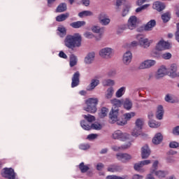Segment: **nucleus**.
Wrapping results in <instances>:
<instances>
[{
  "label": "nucleus",
  "mask_w": 179,
  "mask_h": 179,
  "mask_svg": "<svg viewBox=\"0 0 179 179\" xmlns=\"http://www.w3.org/2000/svg\"><path fill=\"white\" fill-rule=\"evenodd\" d=\"M65 47L70 50L73 48L82 47V35L79 33H76L73 35H67L64 41Z\"/></svg>",
  "instance_id": "f257e3e1"
},
{
  "label": "nucleus",
  "mask_w": 179,
  "mask_h": 179,
  "mask_svg": "<svg viewBox=\"0 0 179 179\" xmlns=\"http://www.w3.org/2000/svg\"><path fill=\"white\" fill-rule=\"evenodd\" d=\"M86 107H84V110L91 114H94L97 112V105L99 104V99L90 98L85 101Z\"/></svg>",
  "instance_id": "f03ea898"
},
{
  "label": "nucleus",
  "mask_w": 179,
  "mask_h": 179,
  "mask_svg": "<svg viewBox=\"0 0 179 179\" xmlns=\"http://www.w3.org/2000/svg\"><path fill=\"white\" fill-rule=\"evenodd\" d=\"M145 125V120L143 118H138L135 121V127L131 131V136L134 138H138L142 135V129Z\"/></svg>",
  "instance_id": "7ed1b4c3"
},
{
  "label": "nucleus",
  "mask_w": 179,
  "mask_h": 179,
  "mask_svg": "<svg viewBox=\"0 0 179 179\" xmlns=\"http://www.w3.org/2000/svg\"><path fill=\"white\" fill-rule=\"evenodd\" d=\"M129 138H131V135H129L128 133H124L120 130H116L112 134V139L122 141V142L128 141Z\"/></svg>",
  "instance_id": "20e7f679"
},
{
  "label": "nucleus",
  "mask_w": 179,
  "mask_h": 179,
  "mask_svg": "<svg viewBox=\"0 0 179 179\" xmlns=\"http://www.w3.org/2000/svg\"><path fill=\"white\" fill-rule=\"evenodd\" d=\"M99 54L100 57L103 59H110L114 55V49L108 47L103 48L99 50Z\"/></svg>",
  "instance_id": "39448f33"
},
{
  "label": "nucleus",
  "mask_w": 179,
  "mask_h": 179,
  "mask_svg": "<svg viewBox=\"0 0 179 179\" xmlns=\"http://www.w3.org/2000/svg\"><path fill=\"white\" fill-rule=\"evenodd\" d=\"M119 111L120 109L118 108H112L109 113V118L112 124H115V122H117V124H118V121H122L118 120Z\"/></svg>",
  "instance_id": "423d86ee"
},
{
  "label": "nucleus",
  "mask_w": 179,
  "mask_h": 179,
  "mask_svg": "<svg viewBox=\"0 0 179 179\" xmlns=\"http://www.w3.org/2000/svg\"><path fill=\"white\" fill-rule=\"evenodd\" d=\"M1 174L4 178L16 179V173L12 168H4Z\"/></svg>",
  "instance_id": "0eeeda50"
},
{
  "label": "nucleus",
  "mask_w": 179,
  "mask_h": 179,
  "mask_svg": "<svg viewBox=\"0 0 179 179\" xmlns=\"http://www.w3.org/2000/svg\"><path fill=\"white\" fill-rule=\"evenodd\" d=\"M137 39L140 47H142L143 48H149L150 44L153 43L152 40H149L148 38L142 37L141 36H138Z\"/></svg>",
  "instance_id": "6e6552de"
},
{
  "label": "nucleus",
  "mask_w": 179,
  "mask_h": 179,
  "mask_svg": "<svg viewBox=\"0 0 179 179\" xmlns=\"http://www.w3.org/2000/svg\"><path fill=\"white\" fill-rule=\"evenodd\" d=\"M157 62L154 59H146L143 62H142L138 68L139 69H149L152 68V66H155L156 65Z\"/></svg>",
  "instance_id": "1a4fd4ad"
},
{
  "label": "nucleus",
  "mask_w": 179,
  "mask_h": 179,
  "mask_svg": "<svg viewBox=\"0 0 179 179\" xmlns=\"http://www.w3.org/2000/svg\"><path fill=\"white\" fill-rule=\"evenodd\" d=\"M136 115L135 112L126 113L123 115L124 120L122 121H117V125H127L128 121H131V118H134Z\"/></svg>",
  "instance_id": "9d476101"
},
{
  "label": "nucleus",
  "mask_w": 179,
  "mask_h": 179,
  "mask_svg": "<svg viewBox=\"0 0 179 179\" xmlns=\"http://www.w3.org/2000/svg\"><path fill=\"white\" fill-rule=\"evenodd\" d=\"M170 48H171L170 43L164 40L159 41L155 47L157 51H164V50H170Z\"/></svg>",
  "instance_id": "9b49d317"
},
{
  "label": "nucleus",
  "mask_w": 179,
  "mask_h": 179,
  "mask_svg": "<svg viewBox=\"0 0 179 179\" xmlns=\"http://www.w3.org/2000/svg\"><path fill=\"white\" fill-rule=\"evenodd\" d=\"M116 159L122 163H127L132 159V156L128 153L118 152L116 154Z\"/></svg>",
  "instance_id": "f8f14e48"
},
{
  "label": "nucleus",
  "mask_w": 179,
  "mask_h": 179,
  "mask_svg": "<svg viewBox=\"0 0 179 179\" xmlns=\"http://www.w3.org/2000/svg\"><path fill=\"white\" fill-rule=\"evenodd\" d=\"M98 20L102 26H108V24H110V22H111L107 14L104 13H101L98 15Z\"/></svg>",
  "instance_id": "ddd939ff"
},
{
  "label": "nucleus",
  "mask_w": 179,
  "mask_h": 179,
  "mask_svg": "<svg viewBox=\"0 0 179 179\" xmlns=\"http://www.w3.org/2000/svg\"><path fill=\"white\" fill-rule=\"evenodd\" d=\"M138 26V18L136 16H131L127 21V28L129 30H134Z\"/></svg>",
  "instance_id": "4468645a"
},
{
  "label": "nucleus",
  "mask_w": 179,
  "mask_h": 179,
  "mask_svg": "<svg viewBox=\"0 0 179 179\" xmlns=\"http://www.w3.org/2000/svg\"><path fill=\"white\" fill-rule=\"evenodd\" d=\"M94 58H96V52H90L85 57L84 62L87 65H90L92 62H94Z\"/></svg>",
  "instance_id": "2eb2a0df"
},
{
  "label": "nucleus",
  "mask_w": 179,
  "mask_h": 179,
  "mask_svg": "<svg viewBox=\"0 0 179 179\" xmlns=\"http://www.w3.org/2000/svg\"><path fill=\"white\" fill-rule=\"evenodd\" d=\"M122 105H123V108L127 110V111H131V110H132V107H134V103L132 102V100L128 98L125 99L122 102Z\"/></svg>",
  "instance_id": "dca6fc26"
},
{
  "label": "nucleus",
  "mask_w": 179,
  "mask_h": 179,
  "mask_svg": "<svg viewBox=\"0 0 179 179\" xmlns=\"http://www.w3.org/2000/svg\"><path fill=\"white\" fill-rule=\"evenodd\" d=\"M99 85H100V80L97 78H94L91 80V83L87 87V90L88 92H92V90H94V89H96Z\"/></svg>",
  "instance_id": "f3484780"
},
{
  "label": "nucleus",
  "mask_w": 179,
  "mask_h": 179,
  "mask_svg": "<svg viewBox=\"0 0 179 179\" xmlns=\"http://www.w3.org/2000/svg\"><path fill=\"white\" fill-rule=\"evenodd\" d=\"M132 61V53L130 51L126 52L123 55L122 62L124 65H129Z\"/></svg>",
  "instance_id": "a211bd4d"
},
{
  "label": "nucleus",
  "mask_w": 179,
  "mask_h": 179,
  "mask_svg": "<svg viewBox=\"0 0 179 179\" xmlns=\"http://www.w3.org/2000/svg\"><path fill=\"white\" fill-rule=\"evenodd\" d=\"M150 148L149 145H145L141 148V157L142 159H148L150 156Z\"/></svg>",
  "instance_id": "6ab92c4d"
},
{
  "label": "nucleus",
  "mask_w": 179,
  "mask_h": 179,
  "mask_svg": "<svg viewBox=\"0 0 179 179\" xmlns=\"http://www.w3.org/2000/svg\"><path fill=\"white\" fill-rule=\"evenodd\" d=\"M150 173H151V174H155V176H156L157 178H160V179L164 178L166 176L169 174V173L166 171H162V170L155 171V169L150 170Z\"/></svg>",
  "instance_id": "aec40b11"
},
{
  "label": "nucleus",
  "mask_w": 179,
  "mask_h": 179,
  "mask_svg": "<svg viewBox=\"0 0 179 179\" xmlns=\"http://www.w3.org/2000/svg\"><path fill=\"white\" fill-rule=\"evenodd\" d=\"M80 77V73L79 71H76L72 78L71 87H76L79 86V78Z\"/></svg>",
  "instance_id": "412c9836"
},
{
  "label": "nucleus",
  "mask_w": 179,
  "mask_h": 179,
  "mask_svg": "<svg viewBox=\"0 0 179 179\" xmlns=\"http://www.w3.org/2000/svg\"><path fill=\"white\" fill-rule=\"evenodd\" d=\"M166 73H167V69L166 66H162L157 71L155 78L156 79H160V78H163L165 76Z\"/></svg>",
  "instance_id": "4be33fe9"
},
{
  "label": "nucleus",
  "mask_w": 179,
  "mask_h": 179,
  "mask_svg": "<svg viewBox=\"0 0 179 179\" xmlns=\"http://www.w3.org/2000/svg\"><path fill=\"white\" fill-rule=\"evenodd\" d=\"M153 9L157 10V12H162V10H164L166 8V5L160 1H156L152 5Z\"/></svg>",
  "instance_id": "5701e85b"
},
{
  "label": "nucleus",
  "mask_w": 179,
  "mask_h": 179,
  "mask_svg": "<svg viewBox=\"0 0 179 179\" xmlns=\"http://www.w3.org/2000/svg\"><path fill=\"white\" fill-rule=\"evenodd\" d=\"M156 26V20H150L144 27V30L145 31H152L153 28Z\"/></svg>",
  "instance_id": "b1692460"
},
{
  "label": "nucleus",
  "mask_w": 179,
  "mask_h": 179,
  "mask_svg": "<svg viewBox=\"0 0 179 179\" xmlns=\"http://www.w3.org/2000/svg\"><path fill=\"white\" fill-rule=\"evenodd\" d=\"M131 143H128L121 146L113 145L112 150H113L114 152H120V150H125V149H128L131 148Z\"/></svg>",
  "instance_id": "393cba45"
},
{
  "label": "nucleus",
  "mask_w": 179,
  "mask_h": 179,
  "mask_svg": "<svg viewBox=\"0 0 179 179\" xmlns=\"http://www.w3.org/2000/svg\"><path fill=\"white\" fill-rule=\"evenodd\" d=\"M108 171L110 173H118L122 171V166L118 165H111L108 168Z\"/></svg>",
  "instance_id": "a878e982"
},
{
  "label": "nucleus",
  "mask_w": 179,
  "mask_h": 179,
  "mask_svg": "<svg viewBox=\"0 0 179 179\" xmlns=\"http://www.w3.org/2000/svg\"><path fill=\"white\" fill-rule=\"evenodd\" d=\"M86 25V22L85 21H77L70 24V26L73 27V29H80V27H83V26Z\"/></svg>",
  "instance_id": "bb28decb"
},
{
  "label": "nucleus",
  "mask_w": 179,
  "mask_h": 179,
  "mask_svg": "<svg viewBox=\"0 0 179 179\" xmlns=\"http://www.w3.org/2000/svg\"><path fill=\"white\" fill-rule=\"evenodd\" d=\"M177 69H178V66L176 64H173L171 65L170 67V73L172 75V76L176 77V76H179V72L177 73Z\"/></svg>",
  "instance_id": "cd10ccee"
},
{
  "label": "nucleus",
  "mask_w": 179,
  "mask_h": 179,
  "mask_svg": "<svg viewBox=\"0 0 179 179\" xmlns=\"http://www.w3.org/2000/svg\"><path fill=\"white\" fill-rule=\"evenodd\" d=\"M114 95V88L113 87H110L107 89L106 94H105V99L106 100H110L113 99V96Z\"/></svg>",
  "instance_id": "c85d7f7f"
},
{
  "label": "nucleus",
  "mask_w": 179,
  "mask_h": 179,
  "mask_svg": "<svg viewBox=\"0 0 179 179\" xmlns=\"http://www.w3.org/2000/svg\"><path fill=\"white\" fill-rule=\"evenodd\" d=\"M162 141H163V136L160 133L155 134V136L152 138V143H154V145H159L162 142Z\"/></svg>",
  "instance_id": "c756f323"
},
{
  "label": "nucleus",
  "mask_w": 179,
  "mask_h": 179,
  "mask_svg": "<svg viewBox=\"0 0 179 179\" xmlns=\"http://www.w3.org/2000/svg\"><path fill=\"white\" fill-rule=\"evenodd\" d=\"M164 114V110H163V106H159L157 110V115H156L157 120H163Z\"/></svg>",
  "instance_id": "7c9ffc66"
},
{
  "label": "nucleus",
  "mask_w": 179,
  "mask_h": 179,
  "mask_svg": "<svg viewBox=\"0 0 179 179\" xmlns=\"http://www.w3.org/2000/svg\"><path fill=\"white\" fill-rule=\"evenodd\" d=\"M131 4L130 3H127V4H124L122 8V16L123 17H125V16H127V15H128V13H129V10L131 9Z\"/></svg>",
  "instance_id": "2f4dec72"
},
{
  "label": "nucleus",
  "mask_w": 179,
  "mask_h": 179,
  "mask_svg": "<svg viewBox=\"0 0 179 179\" xmlns=\"http://www.w3.org/2000/svg\"><path fill=\"white\" fill-rule=\"evenodd\" d=\"M110 103L112 106H113L114 108H118L122 106V101L117 99H113L110 100Z\"/></svg>",
  "instance_id": "473e14b6"
},
{
  "label": "nucleus",
  "mask_w": 179,
  "mask_h": 179,
  "mask_svg": "<svg viewBox=\"0 0 179 179\" xmlns=\"http://www.w3.org/2000/svg\"><path fill=\"white\" fill-rule=\"evenodd\" d=\"M69 16V13H66L64 14H61L56 17L57 22H64V20H66Z\"/></svg>",
  "instance_id": "72a5a7b5"
},
{
  "label": "nucleus",
  "mask_w": 179,
  "mask_h": 179,
  "mask_svg": "<svg viewBox=\"0 0 179 179\" xmlns=\"http://www.w3.org/2000/svg\"><path fill=\"white\" fill-rule=\"evenodd\" d=\"M78 64V57L75 55H71L70 56V66L72 68Z\"/></svg>",
  "instance_id": "f704fd0d"
},
{
  "label": "nucleus",
  "mask_w": 179,
  "mask_h": 179,
  "mask_svg": "<svg viewBox=\"0 0 179 179\" xmlns=\"http://www.w3.org/2000/svg\"><path fill=\"white\" fill-rule=\"evenodd\" d=\"M125 87H122L115 93V96L117 97V99H120L122 96H124L125 94V90H126Z\"/></svg>",
  "instance_id": "c9c22d12"
},
{
  "label": "nucleus",
  "mask_w": 179,
  "mask_h": 179,
  "mask_svg": "<svg viewBox=\"0 0 179 179\" xmlns=\"http://www.w3.org/2000/svg\"><path fill=\"white\" fill-rule=\"evenodd\" d=\"M103 86H114L115 82L111 79H104L102 81Z\"/></svg>",
  "instance_id": "e433bc0d"
},
{
  "label": "nucleus",
  "mask_w": 179,
  "mask_h": 179,
  "mask_svg": "<svg viewBox=\"0 0 179 179\" xmlns=\"http://www.w3.org/2000/svg\"><path fill=\"white\" fill-rule=\"evenodd\" d=\"M108 114V108H107L106 107H103L101 109V111L99 113V115L100 118H104L105 117H107Z\"/></svg>",
  "instance_id": "4c0bfd02"
},
{
  "label": "nucleus",
  "mask_w": 179,
  "mask_h": 179,
  "mask_svg": "<svg viewBox=\"0 0 179 179\" xmlns=\"http://www.w3.org/2000/svg\"><path fill=\"white\" fill-rule=\"evenodd\" d=\"M79 17H85L86 16H93V12L90 10H84L78 13Z\"/></svg>",
  "instance_id": "58836bf2"
},
{
  "label": "nucleus",
  "mask_w": 179,
  "mask_h": 179,
  "mask_svg": "<svg viewBox=\"0 0 179 179\" xmlns=\"http://www.w3.org/2000/svg\"><path fill=\"white\" fill-rule=\"evenodd\" d=\"M81 173H86L89 170V165H85L84 162H81L78 166Z\"/></svg>",
  "instance_id": "ea45409f"
},
{
  "label": "nucleus",
  "mask_w": 179,
  "mask_h": 179,
  "mask_svg": "<svg viewBox=\"0 0 179 179\" xmlns=\"http://www.w3.org/2000/svg\"><path fill=\"white\" fill-rule=\"evenodd\" d=\"M149 127L150 128H159L160 127L161 124L159 122H156V120H150L148 122Z\"/></svg>",
  "instance_id": "a19ab883"
},
{
  "label": "nucleus",
  "mask_w": 179,
  "mask_h": 179,
  "mask_svg": "<svg viewBox=\"0 0 179 179\" xmlns=\"http://www.w3.org/2000/svg\"><path fill=\"white\" fill-rule=\"evenodd\" d=\"M91 30L92 31H93V33L99 34V33H101V31H103L104 28L100 27L99 26H97V25H94L92 27Z\"/></svg>",
  "instance_id": "79ce46f5"
},
{
  "label": "nucleus",
  "mask_w": 179,
  "mask_h": 179,
  "mask_svg": "<svg viewBox=\"0 0 179 179\" xmlns=\"http://www.w3.org/2000/svg\"><path fill=\"white\" fill-rule=\"evenodd\" d=\"M170 17H171V15L169 12H166V13L162 14V19L164 23H167V22H169V20H170Z\"/></svg>",
  "instance_id": "37998d69"
},
{
  "label": "nucleus",
  "mask_w": 179,
  "mask_h": 179,
  "mask_svg": "<svg viewBox=\"0 0 179 179\" xmlns=\"http://www.w3.org/2000/svg\"><path fill=\"white\" fill-rule=\"evenodd\" d=\"M106 179H128V176H117L115 175H110L106 176Z\"/></svg>",
  "instance_id": "c03bdc74"
},
{
  "label": "nucleus",
  "mask_w": 179,
  "mask_h": 179,
  "mask_svg": "<svg viewBox=\"0 0 179 179\" xmlns=\"http://www.w3.org/2000/svg\"><path fill=\"white\" fill-rule=\"evenodd\" d=\"M65 10H66V3H62L57 6L56 12L61 13L65 12Z\"/></svg>",
  "instance_id": "a18cd8bd"
},
{
  "label": "nucleus",
  "mask_w": 179,
  "mask_h": 179,
  "mask_svg": "<svg viewBox=\"0 0 179 179\" xmlns=\"http://www.w3.org/2000/svg\"><path fill=\"white\" fill-rule=\"evenodd\" d=\"M80 126L82 127L83 129H85V131H90V129H92V127L87 124L85 120H82L80 122Z\"/></svg>",
  "instance_id": "49530a36"
},
{
  "label": "nucleus",
  "mask_w": 179,
  "mask_h": 179,
  "mask_svg": "<svg viewBox=\"0 0 179 179\" xmlns=\"http://www.w3.org/2000/svg\"><path fill=\"white\" fill-rule=\"evenodd\" d=\"M83 117L88 122H93V121H96V117L92 115H83Z\"/></svg>",
  "instance_id": "de8ad7c7"
},
{
  "label": "nucleus",
  "mask_w": 179,
  "mask_h": 179,
  "mask_svg": "<svg viewBox=\"0 0 179 179\" xmlns=\"http://www.w3.org/2000/svg\"><path fill=\"white\" fill-rule=\"evenodd\" d=\"M103 126L99 122H94L91 125V129H96V131H100L102 129Z\"/></svg>",
  "instance_id": "09e8293b"
},
{
  "label": "nucleus",
  "mask_w": 179,
  "mask_h": 179,
  "mask_svg": "<svg viewBox=\"0 0 179 179\" xmlns=\"http://www.w3.org/2000/svg\"><path fill=\"white\" fill-rule=\"evenodd\" d=\"M142 167H143V165H142L141 162L134 164V170H136V171H141V173H143L145 171L142 170Z\"/></svg>",
  "instance_id": "8fccbe9b"
},
{
  "label": "nucleus",
  "mask_w": 179,
  "mask_h": 179,
  "mask_svg": "<svg viewBox=\"0 0 179 179\" xmlns=\"http://www.w3.org/2000/svg\"><path fill=\"white\" fill-rule=\"evenodd\" d=\"M127 26L125 24L120 25L117 27V34H122L124 31L127 29Z\"/></svg>",
  "instance_id": "3c124183"
},
{
  "label": "nucleus",
  "mask_w": 179,
  "mask_h": 179,
  "mask_svg": "<svg viewBox=\"0 0 179 179\" xmlns=\"http://www.w3.org/2000/svg\"><path fill=\"white\" fill-rule=\"evenodd\" d=\"M58 31L60 33V37H64L66 34V29L64 27H59Z\"/></svg>",
  "instance_id": "603ef678"
},
{
  "label": "nucleus",
  "mask_w": 179,
  "mask_h": 179,
  "mask_svg": "<svg viewBox=\"0 0 179 179\" xmlns=\"http://www.w3.org/2000/svg\"><path fill=\"white\" fill-rule=\"evenodd\" d=\"M83 36L84 37H85V38H88V39L94 38V34H93V33L90 31H85L83 34Z\"/></svg>",
  "instance_id": "864d4df0"
},
{
  "label": "nucleus",
  "mask_w": 179,
  "mask_h": 179,
  "mask_svg": "<svg viewBox=\"0 0 179 179\" xmlns=\"http://www.w3.org/2000/svg\"><path fill=\"white\" fill-rule=\"evenodd\" d=\"M178 146H179V143L176 141H171L169 143V148H171V149H177Z\"/></svg>",
  "instance_id": "5fc2aeb1"
},
{
  "label": "nucleus",
  "mask_w": 179,
  "mask_h": 179,
  "mask_svg": "<svg viewBox=\"0 0 179 179\" xmlns=\"http://www.w3.org/2000/svg\"><path fill=\"white\" fill-rule=\"evenodd\" d=\"M79 149L81 150H87V149H90V145L89 144L83 143L79 145Z\"/></svg>",
  "instance_id": "6e6d98bb"
},
{
  "label": "nucleus",
  "mask_w": 179,
  "mask_h": 179,
  "mask_svg": "<svg viewBox=\"0 0 179 179\" xmlns=\"http://www.w3.org/2000/svg\"><path fill=\"white\" fill-rule=\"evenodd\" d=\"M97 136H99L98 134H91L87 136V139H88L89 141H94V139H97Z\"/></svg>",
  "instance_id": "4d7b16f0"
},
{
  "label": "nucleus",
  "mask_w": 179,
  "mask_h": 179,
  "mask_svg": "<svg viewBox=\"0 0 179 179\" xmlns=\"http://www.w3.org/2000/svg\"><path fill=\"white\" fill-rule=\"evenodd\" d=\"M171 57L172 55L170 52H166L162 55V58H163V59H171Z\"/></svg>",
  "instance_id": "13d9d810"
},
{
  "label": "nucleus",
  "mask_w": 179,
  "mask_h": 179,
  "mask_svg": "<svg viewBox=\"0 0 179 179\" xmlns=\"http://www.w3.org/2000/svg\"><path fill=\"white\" fill-rule=\"evenodd\" d=\"M159 167V161L155 160L153 164H152V166L150 169V170H155V171H157V169Z\"/></svg>",
  "instance_id": "bf43d9fd"
},
{
  "label": "nucleus",
  "mask_w": 179,
  "mask_h": 179,
  "mask_svg": "<svg viewBox=\"0 0 179 179\" xmlns=\"http://www.w3.org/2000/svg\"><path fill=\"white\" fill-rule=\"evenodd\" d=\"M165 101H166L168 103H173V97L170 96L169 94H167L165 96Z\"/></svg>",
  "instance_id": "052dcab7"
},
{
  "label": "nucleus",
  "mask_w": 179,
  "mask_h": 179,
  "mask_svg": "<svg viewBox=\"0 0 179 179\" xmlns=\"http://www.w3.org/2000/svg\"><path fill=\"white\" fill-rule=\"evenodd\" d=\"M144 177L140 174H134L132 176L131 179H143Z\"/></svg>",
  "instance_id": "680f3d73"
},
{
  "label": "nucleus",
  "mask_w": 179,
  "mask_h": 179,
  "mask_svg": "<svg viewBox=\"0 0 179 179\" xmlns=\"http://www.w3.org/2000/svg\"><path fill=\"white\" fill-rule=\"evenodd\" d=\"M104 169V164L103 163H99L96 165V170L99 171H101V170Z\"/></svg>",
  "instance_id": "e2e57ef3"
},
{
  "label": "nucleus",
  "mask_w": 179,
  "mask_h": 179,
  "mask_svg": "<svg viewBox=\"0 0 179 179\" xmlns=\"http://www.w3.org/2000/svg\"><path fill=\"white\" fill-rule=\"evenodd\" d=\"M59 57H60V58H64V59H66L68 58V56L66 55V54H65V52L61 51L59 53Z\"/></svg>",
  "instance_id": "0e129e2a"
},
{
  "label": "nucleus",
  "mask_w": 179,
  "mask_h": 179,
  "mask_svg": "<svg viewBox=\"0 0 179 179\" xmlns=\"http://www.w3.org/2000/svg\"><path fill=\"white\" fill-rule=\"evenodd\" d=\"M178 31L176 33V40L179 43V24H177Z\"/></svg>",
  "instance_id": "69168bd1"
},
{
  "label": "nucleus",
  "mask_w": 179,
  "mask_h": 179,
  "mask_svg": "<svg viewBox=\"0 0 179 179\" xmlns=\"http://www.w3.org/2000/svg\"><path fill=\"white\" fill-rule=\"evenodd\" d=\"M173 135H179V126H177L173 129Z\"/></svg>",
  "instance_id": "338daca9"
},
{
  "label": "nucleus",
  "mask_w": 179,
  "mask_h": 179,
  "mask_svg": "<svg viewBox=\"0 0 179 179\" xmlns=\"http://www.w3.org/2000/svg\"><path fill=\"white\" fill-rule=\"evenodd\" d=\"M117 71H115V70H110L108 72V76H115V75H116Z\"/></svg>",
  "instance_id": "774afa93"
}]
</instances>
